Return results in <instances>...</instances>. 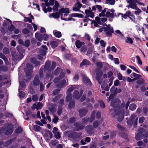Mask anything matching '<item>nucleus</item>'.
<instances>
[{
  "label": "nucleus",
  "instance_id": "f257e3e1",
  "mask_svg": "<svg viewBox=\"0 0 148 148\" xmlns=\"http://www.w3.org/2000/svg\"><path fill=\"white\" fill-rule=\"evenodd\" d=\"M130 104L129 101H128L126 103V105L124 103H122L121 105V109L123 108L122 110H119V111L117 112V111L115 110L116 108H114V112L115 114H116V115L118 116V121L119 122L121 121L123 119L124 117V108L126 110L127 109L129 105Z\"/></svg>",
  "mask_w": 148,
  "mask_h": 148
},
{
  "label": "nucleus",
  "instance_id": "f03ea898",
  "mask_svg": "<svg viewBox=\"0 0 148 148\" xmlns=\"http://www.w3.org/2000/svg\"><path fill=\"white\" fill-rule=\"evenodd\" d=\"M1 131L5 135H10L13 132V125L11 124H8L4 128L1 130Z\"/></svg>",
  "mask_w": 148,
  "mask_h": 148
},
{
  "label": "nucleus",
  "instance_id": "7ed1b4c3",
  "mask_svg": "<svg viewBox=\"0 0 148 148\" xmlns=\"http://www.w3.org/2000/svg\"><path fill=\"white\" fill-rule=\"evenodd\" d=\"M138 118L136 117L135 114H133L131 115L130 119L127 121V123L129 125H134V126L137 125Z\"/></svg>",
  "mask_w": 148,
  "mask_h": 148
},
{
  "label": "nucleus",
  "instance_id": "20e7f679",
  "mask_svg": "<svg viewBox=\"0 0 148 148\" xmlns=\"http://www.w3.org/2000/svg\"><path fill=\"white\" fill-rule=\"evenodd\" d=\"M56 66V63L54 62H53L52 63V64L51 67L48 70V72L46 74V76L45 79V80L46 81V82L45 83V84L47 82V81L46 80H48L49 78H50V81H51L53 78V75L52 74L51 76H50V74L49 73H50L51 70H52L54 69Z\"/></svg>",
  "mask_w": 148,
  "mask_h": 148
},
{
  "label": "nucleus",
  "instance_id": "39448f33",
  "mask_svg": "<svg viewBox=\"0 0 148 148\" xmlns=\"http://www.w3.org/2000/svg\"><path fill=\"white\" fill-rule=\"evenodd\" d=\"M47 48L45 45H42V48L40 49L39 53H40V55L38 56V58L41 60L44 58V57L47 51Z\"/></svg>",
  "mask_w": 148,
  "mask_h": 148
},
{
  "label": "nucleus",
  "instance_id": "423d86ee",
  "mask_svg": "<svg viewBox=\"0 0 148 148\" xmlns=\"http://www.w3.org/2000/svg\"><path fill=\"white\" fill-rule=\"evenodd\" d=\"M69 13V10L68 8H62L58 12V13L61 16V18L62 19L64 20V18L66 16H67L68 15L67 14Z\"/></svg>",
  "mask_w": 148,
  "mask_h": 148
},
{
  "label": "nucleus",
  "instance_id": "0eeeda50",
  "mask_svg": "<svg viewBox=\"0 0 148 148\" xmlns=\"http://www.w3.org/2000/svg\"><path fill=\"white\" fill-rule=\"evenodd\" d=\"M77 85H73L71 86L69 88H68L67 90V93L68 95H67L66 98V100L67 101H69L72 99L71 95V93L74 89H77Z\"/></svg>",
  "mask_w": 148,
  "mask_h": 148
},
{
  "label": "nucleus",
  "instance_id": "6e6552de",
  "mask_svg": "<svg viewBox=\"0 0 148 148\" xmlns=\"http://www.w3.org/2000/svg\"><path fill=\"white\" fill-rule=\"evenodd\" d=\"M103 31L105 32L106 34L109 37L112 36V34L114 32L113 27H111L110 24L108 25L106 27L104 28Z\"/></svg>",
  "mask_w": 148,
  "mask_h": 148
},
{
  "label": "nucleus",
  "instance_id": "1a4fd4ad",
  "mask_svg": "<svg viewBox=\"0 0 148 148\" xmlns=\"http://www.w3.org/2000/svg\"><path fill=\"white\" fill-rule=\"evenodd\" d=\"M85 13L86 14L85 16L86 18L84 19L83 21L84 22H87L89 19L88 17L93 18L94 17V13L90 10H86L85 11Z\"/></svg>",
  "mask_w": 148,
  "mask_h": 148
},
{
  "label": "nucleus",
  "instance_id": "9d476101",
  "mask_svg": "<svg viewBox=\"0 0 148 148\" xmlns=\"http://www.w3.org/2000/svg\"><path fill=\"white\" fill-rule=\"evenodd\" d=\"M27 67L25 69L26 75L29 76L32 72L33 66L30 63H27Z\"/></svg>",
  "mask_w": 148,
  "mask_h": 148
},
{
  "label": "nucleus",
  "instance_id": "9b49d317",
  "mask_svg": "<svg viewBox=\"0 0 148 148\" xmlns=\"http://www.w3.org/2000/svg\"><path fill=\"white\" fill-rule=\"evenodd\" d=\"M144 130L143 128L140 129L138 130V133L137 134L135 138L137 140H139L141 139V138L144 136V135L142 134L144 132Z\"/></svg>",
  "mask_w": 148,
  "mask_h": 148
},
{
  "label": "nucleus",
  "instance_id": "f8f14e48",
  "mask_svg": "<svg viewBox=\"0 0 148 148\" xmlns=\"http://www.w3.org/2000/svg\"><path fill=\"white\" fill-rule=\"evenodd\" d=\"M12 59L14 60H20L23 57V54H20L18 55V53L16 52L12 53Z\"/></svg>",
  "mask_w": 148,
  "mask_h": 148
},
{
  "label": "nucleus",
  "instance_id": "ddd939ff",
  "mask_svg": "<svg viewBox=\"0 0 148 148\" xmlns=\"http://www.w3.org/2000/svg\"><path fill=\"white\" fill-rule=\"evenodd\" d=\"M117 88H116L114 86H113L110 89V92L111 95H110L109 97V101L110 99L113 96L115 95L117 93L116 92Z\"/></svg>",
  "mask_w": 148,
  "mask_h": 148
},
{
  "label": "nucleus",
  "instance_id": "4468645a",
  "mask_svg": "<svg viewBox=\"0 0 148 148\" xmlns=\"http://www.w3.org/2000/svg\"><path fill=\"white\" fill-rule=\"evenodd\" d=\"M95 111H93L92 113L90 119H89V118H88L86 119H86L85 118H84L82 119L83 122L84 123H85L87 121H89L90 122H92L95 119Z\"/></svg>",
  "mask_w": 148,
  "mask_h": 148
},
{
  "label": "nucleus",
  "instance_id": "2eb2a0df",
  "mask_svg": "<svg viewBox=\"0 0 148 148\" xmlns=\"http://www.w3.org/2000/svg\"><path fill=\"white\" fill-rule=\"evenodd\" d=\"M83 93V90L80 91L79 94V92L78 91L75 90L73 94V96L74 98L78 99L79 98L80 96Z\"/></svg>",
  "mask_w": 148,
  "mask_h": 148
},
{
  "label": "nucleus",
  "instance_id": "dca6fc26",
  "mask_svg": "<svg viewBox=\"0 0 148 148\" xmlns=\"http://www.w3.org/2000/svg\"><path fill=\"white\" fill-rule=\"evenodd\" d=\"M82 5L81 3L79 2H77L74 5V7L73 8V10L74 11H79L83 13V12H81L79 10V9L82 7Z\"/></svg>",
  "mask_w": 148,
  "mask_h": 148
},
{
  "label": "nucleus",
  "instance_id": "f3484780",
  "mask_svg": "<svg viewBox=\"0 0 148 148\" xmlns=\"http://www.w3.org/2000/svg\"><path fill=\"white\" fill-rule=\"evenodd\" d=\"M120 102V100L118 99H113L111 101V105L112 107H117Z\"/></svg>",
  "mask_w": 148,
  "mask_h": 148
},
{
  "label": "nucleus",
  "instance_id": "a211bd4d",
  "mask_svg": "<svg viewBox=\"0 0 148 148\" xmlns=\"http://www.w3.org/2000/svg\"><path fill=\"white\" fill-rule=\"evenodd\" d=\"M96 73L97 74V79L99 83L100 84L101 82L100 78L103 74L102 71L101 70H99L98 71H96Z\"/></svg>",
  "mask_w": 148,
  "mask_h": 148
},
{
  "label": "nucleus",
  "instance_id": "6ab92c4d",
  "mask_svg": "<svg viewBox=\"0 0 148 148\" xmlns=\"http://www.w3.org/2000/svg\"><path fill=\"white\" fill-rule=\"evenodd\" d=\"M83 79V81L84 83L87 85H90L91 84V83L90 82V79L86 76L84 75H83L82 76Z\"/></svg>",
  "mask_w": 148,
  "mask_h": 148
},
{
  "label": "nucleus",
  "instance_id": "aec40b11",
  "mask_svg": "<svg viewBox=\"0 0 148 148\" xmlns=\"http://www.w3.org/2000/svg\"><path fill=\"white\" fill-rule=\"evenodd\" d=\"M128 3H129V5L126 6V7L129 9L131 8L132 9L134 8V7L136 4L133 3V1L132 0H126Z\"/></svg>",
  "mask_w": 148,
  "mask_h": 148
},
{
  "label": "nucleus",
  "instance_id": "412c9836",
  "mask_svg": "<svg viewBox=\"0 0 148 148\" xmlns=\"http://www.w3.org/2000/svg\"><path fill=\"white\" fill-rule=\"evenodd\" d=\"M53 132L55 136L56 139H59L60 138V134L57 127H54L53 128Z\"/></svg>",
  "mask_w": 148,
  "mask_h": 148
},
{
  "label": "nucleus",
  "instance_id": "4be33fe9",
  "mask_svg": "<svg viewBox=\"0 0 148 148\" xmlns=\"http://www.w3.org/2000/svg\"><path fill=\"white\" fill-rule=\"evenodd\" d=\"M67 82L68 81L67 80L64 79L62 80L60 83H59L57 85V87L61 88L66 86V85H67L66 84L67 82Z\"/></svg>",
  "mask_w": 148,
  "mask_h": 148
},
{
  "label": "nucleus",
  "instance_id": "5701e85b",
  "mask_svg": "<svg viewBox=\"0 0 148 148\" xmlns=\"http://www.w3.org/2000/svg\"><path fill=\"white\" fill-rule=\"evenodd\" d=\"M85 43L84 42L81 41L79 40H77L75 42V45L78 49H79L82 47V46L84 45Z\"/></svg>",
  "mask_w": 148,
  "mask_h": 148
},
{
  "label": "nucleus",
  "instance_id": "b1692460",
  "mask_svg": "<svg viewBox=\"0 0 148 148\" xmlns=\"http://www.w3.org/2000/svg\"><path fill=\"white\" fill-rule=\"evenodd\" d=\"M57 106V104L55 103L52 105H51L49 108V110L51 112H54L56 111V108Z\"/></svg>",
  "mask_w": 148,
  "mask_h": 148
},
{
  "label": "nucleus",
  "instance_id": "393cba45",
  "mask_svg": "<svg viewBox=\"0 0 148 148\" xmlns=\"http://www.w3.org/2000/svg\"><path fill=\"white\" fill-rule=\"evenodd\" d=\"M74 125L75 126V130L77 131L82 129L84 128L83 125L79 123H75L74 124Z\"/></svg>",
  "mask_w": 148,
  "mask_h": 148
},
{
  "label": "nucleus",
  "instance_id": "a878e982",
  "mask_svg": "<svg viewBox=\"0 0 148 148\" xmlns=\"http://www.w3.org/2000/svg\"><path fill=\"white\" fill-rule=\"evenodd\" d=\"M35 37L39 41H42V35L40 34L36 33L35 34Z\"/></svg>",
  "mask_w": 148,
  "mask_h": 148
},
{
  "label": "nucleus",
  "instance_id": "bb28decb",
  "mask_svg": "<svg viewBox=\"0 0 148 148\" xmlns=\"http://www.w3.org/2000/svg\"><path fill=\"white\" fill-rule=\"evenodd\" d=\"M53 33L55 37L59 38L62 36V34L60 32L55 30L53 31Z\"/></svg>",
  "mask_w": 148,
  "mask_h": 148
},
{
  "label": "nucleus",
  "instance_id": "cd10ccee",
  "mask_svg": "<svg viewBox=\"0 0 148 148\" xmlns=\"http://www.w3.org/2000/svg\"><path fill=\"white\" fill-rule=\"evenodd\" d=\"M40 83V81L38 79V76L36 75L33 81L34 84L35 86H38Z\"/></svg>",
  "mask_w": 148,
  "mask_h": 148
},
{
  "label": "nucleus",
  "instance_id": "c85d7f7f",
  "mask_svg": "<svg viewBox=\"0 0 148 148\" xmlns=\"http://www.w3.org/2000/svg\"><path fill=\"white\" fill-rule=\"evenodd\" d=\"M87 110L85 109L80 110L79 111V114L80 116H83L87 113Z\"/></svg>",
  "mask_w": 148,
  "mask_h": 148
},
{
  "label": "nucleus",
  "instance_id": "c756f323",
  "mask_svg": "<svg viewBox=\"0 0 148 148\" xmlns=\"http://www.w3.org/2000/svg\"><path fill=\"white\" fill-rule=\"evenodd\" d=\"M90 63L88 60L85 59L80 64V66H82L83 65H90Z\"/></svg>",
  "mask_w": 148,
  "mask_h": 148
},
{
  "label": "nucleus",
  "instance_id": "7c9ffc66",
  "mask_svg": "<svg viewBox=\"0 0 148 148\" xmlns=\"http://www.w3.org/2000/svg\"><path fill=\"white\" fill-rule=\"evenodd\" d=\"M134 9L135 10L134 14L136 15H139L141 12V11L137 6L136 5Z\"/></svg>",
  "mask_w": 148,
  "mask_h": 148
},
{
  "label": "nucleus",
  "instance_id": "2f4dec72",
  "mask_svg": "<svg viewBox=\"0 0 148 148\" xmlns=\"http://www.w3.org/2000/svg\"><path fill=\"white\" fill-rule=\"evenodd\" d=\"M104 64H106V65L107 66L108 65V64H106L105 63H102L101 62H97L96 63V65L100 69H101L103 67V65Z\"/></svg>",
  "mask_w": 148,
  "mask_h": 148
},
{
  "label": "nucleus",
  "instance_id": "473e14b6",
  "mask_svg": "<svg viewBox=\"0 0 148 148\" xmlns=\"http://www.w3.org/2000/svg\"><path fill=\"white\" fill-rule=\"evenodd\" d=\"M50 65V63L49 61H47L46 62L44 67V70H49V66Z\"/></svg>",
  "mask_w": 148,
  "mask_h": 148
},
{
  "label": "nucleus",
  "instance_id": "72a5a7b5",
  "mask_svg": "<svg viewBox=\"0 0 148 148\" xmlns=\"http://www.w3.org/2000/svg\"><path fill=\"white\" fill-rule=\"evenodd\" d=\"M59 13L58 14L57 13H53L52 14H51L49 15V17L50 18L53 17L56 18H58L59 17Z\"/></svg>",
  "mask_w": 148,
  "mask_h": 148
},
{
  "label": "nucleus",
  "instance_id": "f704fd0d",
  "mask_svg": "<svg viewBox=\"0 0 148 148\" xmlns=\"http://www.w3.org/2000/svg\"><path fill=\"white\" fill-rule=\"evenodd\" d=\"M125 41L126 43L130 44H132L133 42L132 39L129 37H127L125 39Z\"/></svg>",
  "mask_w": 148,
  "mask_h": 148
},
{
  "label": "nucleus",
  "instance_id": "c9c22d12",
  "mask_svg": "<svg viewBox=\"0 0 148 148\" xmlns=\"http://www.w3.org/2000/svg\"><path fill=\"white\" fill-rule=\"evenodd\" d=\"M50 45L52 48L54 49L57 46L58 44L56 41H52L51 42Z\"/></svg>",
  "mask_w": 148,
  "mask_h": 148
},
{
  "label": "nucleus",
  "instance_id": "e433bc0d",
  "mask_svg": "<svg viewBox=\"0 0 148 148\" xmlns=\"http://www.w3.org/2000/svg\"><path fill=\"white\" fill-rule=\"evenodd\" d=\"M31 61L36 66H38L39 64V62L36 61V59L34 58H31Z\"/></svg>",
  "mask_w": 148,
  "mask_h": 148
},
{
  "label": "nucleus",
  "instance_id": "4c0bfd02",
  "mask_svg": "<svg viewBox=\"0 0 148 148\" xmlns=\"http://www.w3.org/2000/svg\"><path fill=\"white\" fill-rule=\"evenodd\" d=\"M106 16L108 17L113 18L114 17V14L113 13H110L109 11H108L106 14Z\"/></svg>",
  "mask_w": 148,
  "mask_h": 148
},
{
  "label": "nucleus",
  "instance_id": "58836bf2",
  "mask_svg": "<svg viewBox=\"0 0 148 148\" xmlns=\"http://www.w3.org/2000/svg\"><path fill=\"white\" fill-rule=\"evenodd\" d=\"M46 7H47L46 4L45 3H42L41 4V7L42 8V10L45 13H47V10Z\"/></svg>",
  "mask_w": 148,
  "mask_h": 148
},
{
  "label": "nucleus",
  "instance_id": "ea45409f",
  "mask_svg": "<svg viewBox=\"0 0 148 148\" xmlns=\"http://www.w3.org/2000/svg\"><path fill=\"white\" fill-rule=\"evenodd\" d=\"M46 7H47L46 4L45 3H42L41 4V7L42 8V10L45 13H47V10Z\"/></svg>",
  "mask_w": 148,
  "mask_h": 148
},
{
  "label": "nucleus",
  "instance_id": "a19ab883",
  "mask_svg": "<svg viewBox=\"0 0 148 148\" xmlns=\"http://www.w3.org/2000/svg\"><path fill=\"white\" fill-rule=\"evenodd\" d=\"M136 105L134 103L131 104L129 106V109L131 110H134L136 108Z\"/></svg>",
  "mask_w": 148,
  "mask_h": 148
},
{
  "label": "nucleus",
  "instance_id": "79ce46f5",
  "mask_svg": "<svg viewBox=\"0 0 148 148\" xmlns=\"http://www.w3.org/2000/svg\"><path fill=\"white\" fill-rule=\"evenodd\" d=\"M62 71V70L60 68H58L54 71L55 75H58L59 73Z\"/></svg>",
  "mask_w": 148,
  "mask_h": 148
},
{
  "label": "nucleus",
  "instance_id": "37998d69",
  "mask_svg": "<svg viewBox=\"0 0 148 148\" xmlns=\"http://www.w3.org/2000/svg\"><path fill=\"white\" fill-rule=\"evenodd\" d=\"M0 58L2 59L5 62H7L8 59L2 53H0Z\"/></svg>",
  "mask_w": 148,
  "mask_h": 148
},
{
  "label": "nucleus",
  "instance_id": "c03bdc74",
  "mask_svg": "<svg viewBox=\"0 0 148 148\" xmlns=\"http://www.w3.org/2000/svg\"><path fill=\"white\" fill-rule=\"evenodd\" d=\"M107 9L106 8H105L104 10H103L101 11V13H100L99 16L100 17H101L102 16H106L105 14L106 12V10Z\"/></svg>",
  "mask_w": 148,
  "mask_h": 148
},
{
  "label": "nucleus",
  "instance_id": "a18cd8bd",
  "mask_svg": "<svg viewBox=\"0 0 148 148\" xmlns=\"http://www.w3.org/2000/svg\"><path fill=\"white\" fill-rule=\"evenodd\" d=\"M71 16L72 17H82L83 16V15L81 14L73 13L71 14Z\"/></svg>",
  "mask_w": 148,
  "mask_h": 148
},
{
  "label": "nucleus",
  "instance_id": "49530a36",
  "mask_svg": "<svg viewBox=\"0 0 148 148\" xmlns=\"http://www.w3.org/2000/svg\"><path fill=\"white\" fill-rule=\"evenodd\" d=\"M61 95V94H59L55 97L53 98V101L54 102H56L57 101V100L60 98Z\"/></svg>",
  "mask_w": 148,
  "mask_h": 148
},
{
  "label": "nucleus",
  "instance_id": "de8ad7c7",
  "mask_svg": "<svg viewBox=\"0 0 148 148\" xmlns=\"http://www.w3.org/2000/svg\"><path fill=\"white\" fill-rule=\"evenodd\" d=\"M42 104L40 102H38L36 106L37 110L40 109L42 108Z\"/></svg>",
  "mask_w": 148,
  "mask_h": 148
},
{
  "label": "nucleus",
  "instance_id": "09e8293b",
  "mask_svg": "<svg viewBox=\"0 0 148 148\" xmlns=\"http://www.w3.org/2000/svg\"><path fill=\"white\" fill-rule=\"evenodd\" d=\"M7 70V69L6 66H0V71H6Z\"/></svg>",
  "mask_w": 148,
  "mask_h": 148
},
{
  "label": "nucleus",
  "instance_id": "8fccbe9b",
  "mask_svg": "<svg viewBox=\"0 0 148 148\" xmlns=\"http://www.w3.org/2000/svg\"><path fill=\"white\" fill-rule=\"evenodd\" d=\"M3 53L5 54H8L10 52V51L7 48H4L3 50Z\"/></svg>",
  "mask_w": 148,
  "mask_h": 148
},
{
  "label": "nucleus",
  "instance_id": "3c124183",
  "mask_svg": "<svg viewBox=\"0 0 148 148\" xmlns=\"http://www.w3.org/2000/svg\"><path fill=\"white\" fill-rule=\"evenodd\" d=\"M106 2L107 3L113 5L114 4V0H106Z\"/></svg>",
  "mask_w": 148,
  "mask_h": 148
},
{
  "label": "nucleus",
  "instance_id": "603ef678",
  "mask_svg": "<svg viewBox=\"0 0 148 148\" xmlns=\"http://www.w3.org/2000/svg\"><path fill=\"white\" fill-rule=\"evenodd\" d=\"M22 128L20 127H19L17 128V129L16 130L15 132L17 133H19L22 132Z\"/></svg>",
  "mask_w": 148,
  "mask_h": 148
},
{
  "label": "nucleus",
  "instance_id": "864d4df0",
  "mask_svg": "<svg viewBox=\"0 0 148 148\" xmlns=\"http://www.w3.org/2000/svg\"><path fill=\"white\" fill-rule=\"evenodd\" d=\"M24 21L25 22H29V23H31L32 22V19L29 17H24Z\"/></svg>",
  "mask_w": 148,
  "mask_h": 148
},
{
  "label": "nucleus",
  "instance_id": "5fc2aeb1",
  "mask_svg": "<svg viewBox=\"0 0 148 148\" xmlns=\"http://www.w3.org/2000/svg\"><path fill=\"white\" fill-rule=\"evenodd\" d=\"M100 44L102 47H104L106 46V43L104 42L103 40H101L100 41Z\"/></svg>",
  "mask_w": 148,
  "mask_h": 148
},
{
  "label": "nucleus",
  "instance_id": "6e6d98bb",
  "mask_svg": "<svg viewBox=\"0 0 148 148\" xmlns=\"http://www.w3.org/2000/svg\"><path fill=\"white\" fill-rule=\"evenodd\" d=\"M87 48L85 46L82 47L80 49V51L82 52L85 53L87 50Z\"/></svg>",
  "mask_w": 148,
  "mask_h": 148
},
{
  "label": "nucleus",
  "instance_id": "4d7b16f0",
  "mask_svg": "<svg viewBox=\"0 0 148 148\" xmlns=\"http://www.w3.org/2000/svg\"><path fill=\"white\" fill-rule=\"evenodd\" d=\"M18 94L19 97L20 98H23L24 97L25 95V92L23 91L20 92Z\"/></svg>",
  "mask_w": 148,
  "mask_h": 148
},
{
  "label": "nucleus",
  "instance_id": "13d9d810",
  "mask_svg": "<svg viewBox=\"0 0 148 148\" xmlns=\"http://www.w3.org/2000/svg\"><path fill=\"white\" fill-rule=\"evenodd\" d=\"M30 41L28 40H27L25 41V42L23 45L24 46L26 47H28L29 46Z\"/></svg>",
  "mask_w": 148,
  "mask_h": 148
},
{
  "label": "nucleus",
  "instance_id": "bf43d9fd",
  "mask_svg": "<svg viewBox=\"0 0 148 148\" xmlns=\"http://www.w3.org/2000/svg\"><path fill=\"white\" fill-rule=\"evenodd\" d=\"M144 80L143 79H140L138 80L137 81V83L138 84L141 85L144 84Z\"/></svg>",
  "mask_w": 148,
  "mask_h": 148
},
{
  "label": "nucleus",
  "instance_id": "052dcab7",
  "mask_svg": "<svg viewBox=\"0 0 148 148\" xmlns=\"http://www.w3.org/2000/svg\"><path fill=\"white\" fill-rule=\"evenodd\" d=\"M131 19V20L133 22L135 23H136L135 21V16L133 14H132L131 15V16L129 17Z\"/></svg>",
  "mask_w": 148,
  "mask_h": 148
},
{
  "label": "nucleus",
  "instance_id": "680f3d73",
  "mask_svg": "<svg viewBox=\"0 0 148 148\" xmlns=\"http://www.w3.org/2000/svg\"><path fill=\"white\" fill-rule=\"evenodd\" d=\"M49 36L47 34H44L43 35V39L45 41H47L48 40Z\"/></svg>",
  "mask_w": 148,
  "mask_h": 148
},
{
  "label": "nucleus",
  "instance_id": "e2e57ef3",
  "mask_svg": "<svg viewBox=\"0 0 148 148\" xmlns=\"http://www.w3.org/2000/svg\"><path fill=\"white\" fill-rule=\"evenodd\" d=\"M15 28V27L12 24L8 28V29L10 31H13Z\"/></svg>",
  "mask_w": 148,
  "mask_h": 148
},
{
  "label": "nucleus",
  "instance_id": "0e129e2a",
  "mask_svg": "<svg viewBox=\"0 0 148 148\" xmlns=\"http://www.w3.org/2000/svg\"><path fill=\"white\" fill-rule=\"evenodd\" d=\"M75 106V103L74 102H70L69 105V108H71Z\"/></svg>",
  "mask_w": 148,
  "mask_h": 148
},
{
  "label": "nucleus",
  "instance_id": "69168bd1",
  "mask_svg": "<svg viewBox=\"0 0 148 148\" xmlns=\"http://www.w3.org/2000/svg\"><path fill=\"white\" fill-rule=\"evenodd\" d=\"M133 74L134 76L135 77L136 79H139L141 77L140 75L137 74L135 73H134Z\"/></svg>",
  "mask_w": 148,
  "mask_h": 148
},
{
  "label": "nucleus",
  "instance_id": "338daca9",
  "mask_svg": "<svg viewBox=\"0 0 148 148\" xmlns=\"http://www.w3.org/2000/svg\"><path fill=\"white\" fill-rule=\"evenodd\" d=\"M34 129L35 131H39L40 129V127L38 125H34Z\"/></svg>",
  "mask_w": 148,
  "mask_h": 148
},
{
  "label": "nucleus",
  "instance_id": "774afa93",
  "mask_svg": "<svg viewBox=\"0 0 148 148\" xmlns=\"http://www.w3.org/2000/svg\"><path fill=\"white\" fill-rule=\"evenodd\" d=\"M145 120V118L143 117H140L139 119V123H142Z\"/></svg>",
  "mask_w": 148,
  "mask_h": 148
}]
</instances>
